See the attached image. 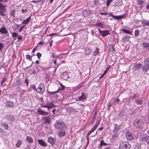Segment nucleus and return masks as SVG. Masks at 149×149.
<instances>
[{"mask_svg":"<svg viewBox=\"0 0 149 149\" xmlns=\"http://www.w3.org/2000/svg\"><path fill=\"white\" fill-rule=\"evenodd\" d=\"M133 124L135 127L140 129L143 127L145 124L142 120L138 119L134 120Z\"/></svg>","mask_w":149,"mask_h":149,"instance_id":"obj_1","label":"nucleus"},{"mask_svg":"<svg viewBox=\"0 0 149 149\" xmlns=\"http://www.w3.org/2000/svg\"><path fill=\"white\" fill-rule=\"evenodd\" d=\"M54 126L57 129H66V128L63 122L61 120L56 121L54 124Z\"/></svg>","mask_w":149,"mask_h":149,"instance_id":"obj_2","label":"nucleus"},{"mask_svg":"<svg viewBox=\"0 0 149 149\" xmlns=\"http://www.w3.org/2000/svg\"><path fill=\"white\" fill-rule=\"evenodd\" d=\"M140 139L141 141L146 142L147 144L149 145V136L146 134L141 133L140 135Z\"/></svg>","mask_w":149,"mask_h":149,"instance_id":"obj_3","label":"nucleus"},{"mask_svg":"<svg viewBox=\"0 0 149 149\" xmlns=\"http://www.w3.org/2000/svg\"><path fill=\"white\" fill-rule=\"evenodd\" d=\"M131 146L129 143L127 142H122L119 145V148H120L123 149H129Z\"/></svg>","mask_w":149,"mask_h":149,"instance_id":"obj_4","label":"nucleus"},{"mask_svg":"<svg viewBox=\"0 0 149 149\" xmlns=\"http://www.w3.org/2000/svg\"><path fill=\"white\" fill-rule=\"evenodd\" d=\"M45 91V86L44 84L40 83L39 86L37 88L36 91L37 92L41 93L42 94Z\"/></svg>","mask_w":149,"mask_h":149,"instance_id":"obj_5","label":"nucleus"},{"mask_svg":"<svg viewBox=\"0 0 149 149\" xmlns=\"http://www.w3.org/2000/svg\"><path fill=\"white\" fill-rule=\"evenodd\" d=\"M6 6L3 5L1 3H0V15L2 16H4L5 14L4 12L6 11Z\"/></svg>","mask_w":149,"mask_h":149,"instance_id":"obj_6","label":"nucleus"},{"mask_svg":"<svg viewBox=\"0 0 149 149\" xmlns=\"http://www.w3.org/2000/svg\"><path fill=\"white\" fill-rule=\"evenodd\" d=\"M51 121L50 118L48 116H44L42 118V121L43 123L46 125H49Z\"/></svg>","mask_w":149,"mask_h":149,"instance_id":"obj_7","label":"nucleus"},{"mask_svg":"<svg viewBox=\"0 0 149 149\" xmlns=\"http://www.w3.org/2000/svg\"><path fill=\"white\" fill-rule=\"evenodd\" d=\"M109 15L110 16L112 17L114 19L116 20L120 19L123 18H125L126 17V15L124 14L122 15L116 16L113 15L112 13H110Z\"/></svg>","mask_w":149,"mask_h":149,"instance_id":"obj_8","label":"nucleus"},{"mask_svg":"<svg viewBox=\"0 0 149 149\" xmlns=\"http://www.w3.org/2000/svg\"><path fill=\"white\" fill-rule=\"evenodd\" d=\"M99 33H100L103 37L106 36L108 35L109 34V31L108 30L102 31L100 29H98Z\"/></svg>","mask_w":149,"mask_h":149,"instance_id":"obj_9","label":"nucleus"},{"mask_svg":"<svg viewBox=\"0 0 149 149\" xmlns=\"http://www.w3.org/2000/svg\"><path fill=\"white\" fill-rule=\"evenodd\" d=\"M99 124V123H95L93 127L88 132L87 134V136H89L93 132L94 130L96 129L97 127H98Z\"/></svg>","mask_w":149,"mask_h":149,"instance_id":"obj_10","label":"nucleus"},{"mask_svg":"<svg viewBox=\"0 0 149 149\" xmlns=\"http://www.w3.org/2000/svg\"><path fill=\"white\" fill-rule=\"evenodd\" d=\"M60 84L61 87L60 88H58V89L57 91H54L49 92V93L50 94H54L58 93L60 90L61 89V90H63L65 88L64 86L61 83H60Z\"/></svg>","mask_w":149,"mask_h":149,"instance_id":"obj_11","label":"nucleus"},{"mask_svg":"<svg viewBox=\"0 0 149 149\" xmlns=\"http://www.w3.org/2000/svg\"><path fill=\"white\" fill-rule=\"evenodd\" d=\"M126 136L127 139L131 141L133 139L132 133L131 132H127Z\"/></svg>","mask_w":149,"mask_h":149,"instance_id":"obj_12","label":"nucleus"},{"mask_svg":"<svg viewBox=\"0 0 149 149\" xmlns=\"http://www.w3.org/2000/svg\"><path fill=\"white\" fill-rule=\"evenodd\" d=\"M48 142L52 145L54 144L55 141L56 139L54 138L51 136H49L48 137Z\"/></svg>","mask_w":149,"mask_h":149,"instance_id":"obj_13","label":"nucleus"},{"mask_svg":"<svg viewBox=\"0 0 149 149\" xmlns=\"http://www.w3.org/2000/svg\"><path fill=\"white\" fill-rule=\"evenodd\" d=\"M5 105L7 107H12L14 106L13 102L10 101H7L5 103Z\"/></svg>","mask_w":149,"mask_h":149,"instance_id":"obj_14","label":"nucleus"},{"mask_svg":"<svg viewBox=\"0 0 149 149\" xmlns=\"http://www.w3.org/2000/svg\"><path fill=\"white\" fill-rule=\"evenodd\" d=\"M64 129H62L58 132V134L59 136H63L66 134V132L65 130H64Z\"/></svg>","mask_w":149,"mask_h":149,"instance_id":"obj_15","label":"nucleus"},{"mask_svg":"<svg viewBox=\"0 0 149 149\" xmlns=\"http://www.w3.org/2000/svg\"><path fill=\"white\" fill-rule=\"evenodd\" d=\"M0 32L2 34H5L8 33V31H7L6 29L3 26L0 29Z\"/></svg>","mask_w":149,"mask_h":149,"instance_id":"obj_16","label":"nucleus"},{"mask_svg":"<svg viewBox=\"0 0 149 149\" xmlns=\"http://www.w3.org/2000/svg\"><path fill=\"white\" fill-rule=\"evenodd\" d=\"M86 98L85 95L83 92L82 93L81 95L80 96L78 97V100L79 101H83L86 99Z\"/></svg>","mask_w":149,"mask_h":149,"instance_id":"obj_17","label":"nucleus"},{"mask_svg":"<svg viewBox=\"0 0 149 149\" xmlns=\"http://www.w3.org/2000/svg\"><path fill=\"white\" fill-rule=\"evenodd\" d=\"M142 24L144 27H145L146 26H149V21L143 20L142 21Z\"/></svg>","mask_w":149,"mask_h":149,"instance_id":"obj_18","label":"nucleus"},{"mask_svg":"<svg viewBox=\"0 0 149 149\" xmlns=\"http://www.w3.org/2000/svg\"><path fill=\"white\" fill-rule=\"evenodd\" d=\"M26 140L27 142L29 143H32L33 142V139L30 136H27Z\"/></svg>","mask_w":149,"mask_h":149,"instance_id":"obj_19","label":"nucleus"},{"mask_svg":"<svg viewBox=\"0 0 149 149\" xmlns=\"http://www.w3.org/2000/svg\"><path fill=\"white\" fill-rule=\"evenodd\" d=\"M38 142L39 145L42 146H46V143L43 140L41 139H38Z\"/></svg>","mask_w":149,"mask_h":149,"instance_id":"obj_20","label":"nucleus"},{"mask_svg":"<svg viewBox=\"0 0 149 149\" xmlns=\"http://www.w3.org/2000/svg\"><path fill=\"white\" fill-rule=\"evenodd\" d=\"M120 126L119 125H115L113 129V132H116L120 129Z\"/></svg>","mask_w":149,"mask_h":149,"instance_id":"obj_21","label":"nucleus"},{"mask_svg":"<svg viewBox=\"0 0 149 149\" xmlns=\"http://www.w3.org/2000/svg\"><path fill=\"white\" fill-rule=\"evenodd\" d=\"M31 19V16H30L27 18L26 19L24 20L22 22L23 24H26L29 22Z\"/></svg>","mask_w":149,"mask_h":149,"instance_id":"obj_22","label":"nucleus"},{"mask_svg":"<svg viewBox=\"0 0 149 149\" xmlns=\"http://www.w3.org/2000/svg\"><path fill=\"white\" fill-rule=\"evenodd\" d=\"M1 125L3 127L5 130H7L8 128V125L5 122H2L1 124Z\"/></svg>","mask_w":149,"mask_h":149,"instance_id":"obj_23","label":"nucleus"},{"mask_svg":"<svg viewBox=\"0 0 149 149\" xmlns=\"http://www.w3.org/2000/svg\"><path fill=\"white\" fill-rule=\"evenodd\" d=\"M142 67L143 71L144 72H147L149 69V66L147 65H145V64L144 66Z\"/></svg>","mask_w":149,"mask_h":149,"instance_id":"obj_24","label":"nucleus"},{"mask_svg":"<svg viewBox=\"0 0 149 149\" xmlns=\"http://www.w3.org/2000/svg\"><path fill=\"white\" fill-rule=\"evenodd\" d=\"M38 113L42 115H47L48 114V113L47 112H45L41 109L38 110Z\"/></svg>","mask_w":149,"mask_h":149,"instance_id":"obj_25","label":"nucleus"},{"mask_svg":"<svg viewBox=\"0 0 149 149\" xmlns=\"http://www.w3.org/2000/svg\"><path fill=\"white\" fill-rule=\"evenodd\" d=\"M22 144V141L21 140H18L15 144L16 147L17 148H19Z\"/></svg>","mask_w":149,"mask_h":149,"instance_id":"obj_26","label":"nucleus"},{"mask_svg":"<svg viewBox=\"0 0 149 149\" xmlns=\"http://www.w3.org/2000/svg\"><path fill=\"white\" fill-rule=\"evenodd\" d=\"M143 46L144 48L149 49V43L144 42L143 44Z\"/></svg>","mask_w":149,"mask_h":149,"instance_id":"obj_27","label":"nucleus"},{"mask_svg":"<svg viewBox=\"0 0 149 149\" xmlns=\"http://www.w3.org/2000/svg\"><path fill=\"white\" fill-rule=\"evenodd\" d=\"M8 120L9 121H13L14 120V118L13 116L11 115H8L7 118Z\"/></svg>","mask_w":149,"mask_h":149,"instance_id":"obj_28","label":"nucleus"},{"mask_svg":"<svg viewBox=\"0 0 149 149\" xmlns=\"http://www.w3.org/2000/svg\"><path fill=\"white\" fill-rule=\"evenodd\" d=\"M91 50L90 48H86L85 50V53L86 55H88L91 53Z\"/></svg>","mask_w":149,"mask_h":149,"instance_id":"obj_29","label":"nucleus"},{"mask_svg":"<svg viewBox=\"0 0 149 149\" xmlns=\"http://www.w3.org/2000/svg\"><path fill=\"white\" fill-rule=\"evenodd\" d=\"M137 4L138 6L142 5L144 3V1L143 0H136Z\"/></svg>","mask_w":149,"mask_h":149,"instance_id":"obj_30","label":"nucleus"},{"mask_svg":"<svg viewBox=\"0 0 149 149\" xmlns=\"http://www.w3.org/2000/svg\"><path fill=\"white\" fill-rule=\"evenodd\" d=\"M99 49L98 47H96L95 48V51L93 53V55L95 56L97 55L99 53Z\"/></svg>","mask_w":149,"mask_h":149,"instance_id":"obj_31","label":"nucleus"},{"mask_svg":"<svg viewBox=\"0 0 149 149\" xmlns=\"http://www.w3.org/2000/svg\"><path fill=\"white\" fill-rule=\"evenodd\" d=\"M95 26L101 28H103V24L100 22H98L96 23L95 24Z\"/></svg>","mask_w":149,"mask_h":149,"instance_id":"obj_32","label":"nucleus"},{"mask_svg":"<svg viewBox=\"0 0 149 149\" xmlns=\"http://www.w3.org/2000/svg\"><path fill=\"white\" fill-rule=\"evenodd\" d=\"M47 104L48 106V109L50 108H52L54 106L52 102L47 103Z\"/></svg>","mask_w":149,"mask_h":149,"instance_id":"obj_33","label":"nucleus"},{"mask_svg":"<svg viewBox=\"0 0 149 149\" xmlns=\"http://www.w3.org/2000/svg\"><path fill=\"white\" fill-rule=\"evenodd\" d=\"M15 10H11L10 12V15L13 17H15Z\"/></svg>","mask_w":149,"mask_h":149,"instance_id":"obj_34","label":"nucleus"},{"mask_svg":"<svg viewBox=\"0 0 149 149\" xmlns=\"http://www.w3.org/2000/svg\"><path fill=\"white\" fill-rule=\"evenodd\" d=\"M32 56H31L28 54L26 55L25 56L26 58L30 61H31L32 60Z\"/></svg>","mask_w":149,"mask_h":149,"instance_id":"obj_35","label":"nucleus"},{"mask_svg":"<svg viewBox=\"0 0 149 149\" xmlns=\"http://www.w3.org/2000/svg\"><path fill=\"white\" fill-rule=\"evenodd\" d=\"M122 31L125 33L130 34H132V33L129 31L125 29H123L122 30Z\"/></svg>","mask_w":149,"mask_h":149,"instance_id":"obj_36","label":"nucleus"},{"mask_svg":"<svg viewBox=\"0 0 149 149\" xmlns=\"http://www.w3.org/2000/svg\"><path fill=\"white\" fill-rule=\"evenodd\" d=\"M145 65H147L149 66V58L146 59L144 61Z\"/></svg>","mask_w":149,"mask_h":149,"instance_id":"obj_37","label":"nucleus"},{"mask_svg":"<svg viewBox=\"0 0 149 149\" xmlns=\"http://www.w3.org/2000/svg\"><path fill=\"white\" fill-rule=\"evenodd\" d=\"M135 102L138 104H142L143 101L141 100H135Z\"/></svg>","mask_w":149,"mask_h":149,"instance_id":"obj_38","label":"nucleus"},{"mask_svg":"<svg viewBox=\"0 0 149 149\" xmlns=\"http://www.w3.org/2000/svg\"><path fill=\"white\" fill-rule=\"evenodd\" d=\"M142 65L140 63L137 64L136 65V67L138 69H140L142 67Z\"/></svg>","mask_w":149,"mask_h":149,"instance_id":"obj_39","label":"nucleus"},{"mask_svg":"<svg viewBox=\"0 0 149 149\" xmlns=\"http://www.w3.org/2000/svg\"><path fill=\"white\" fill-rule=\"evenodd\" d=\"M139 30H136L134 32V35L135 37H137L139 35Z\"/></svg>","mask_w":149,"mask_h":149,"instance_id":"obj_40","label":"nucleus"},{"mask_svg":"<svg viewBox=\"0 0 149 149\" xmlns=\"http://www.w3.org/2000/svg\"><path fill=\"white\" fill-rule=\"evenodd\" d=\"M107 145V144L104 142L103 140L101 141L100 142V146H106Z\"/></svg>","mask_w":149,"mask_h":149,"instance_id":"obj_41","label":"nucleus"},{"mask_svg":"<svg viewBox=\"0 0 149 149\" xmlns=\"http://www.w3.org/2000/svg\"><path fill=\"white\" fill-rule=\"evenodd\" d=\"M12 34V37L13 38L16 37L17 35V34L15 32H13L11 33Z\"/></svg>","mask_w":149,"mask_h":149,"instance_id":"obj_42","label":"nucleus"},{"mask_svg":"<svg viewBox=\"0 0 149 149\" xmlns=\"http://www.w3.org/2000/svg\"><path fill=\"white\" fill-rule=\"evenodd\" d=\"M112 1V0H107L106 2L107 6H109L110 3Z\"/></svg>","mask_w":149,"mask_h":149,"instance_id":"obj_43","label":"nucleus"},{"mask_svg":"<svg viewBox=\"0 0 149 149\" xmlns=\"http://www.w3.org/2000/svg\"><path fill=\"white\" fill-rule=\"evenodd\" d=\"M99 2L98 0H94L93 1V3L94 5L97 6Z\"/></svg>","mask_w":149,"mask_h":149,"instance_id":"obj_44","label":"nucleus"},{"mask_svg":"<svg viewBox=\"0 0 149 149\" xmlns=\"http://www.w3.org/2000/svg\"><path fill=\"white\" fill-rule=\"evenodd\" d=\"M110 67V66H109L107 68L106 70L104 71L103 72L104 74H105L107 73L108 70L109 69Z\"/></svg>","mask_w":149,"mask_h":149,"instance_id":"obj_45","label":"nucleus"},{"mask_svg":"<svg viewBox=\"0 0 149 149\" xmlns=\"http://www.w3.org/2000/svg\"><path fill=\"white\" fill-rule=\"evenodd\" d=\"M36 56L38 57V58H39L41 56V55L40 53L38 52Z\"/></svg>","mask_w":149,"mask_h":149,"instance_id":"obj_46","label":"nucleus"},{"mask_svg":"<svg viewBox=\"0 0 149 149\" xmlns=\"http://www.w3.org/2000/svg\"><path fill=\"white\" fill-rule=\"evenodd\" d=\"M40 1V0H33L32 1H31V2L33 3H37L39 2Z\"/></svg>","mask_w":149,"mask_h":149,"instance_id":"obj_47","label":"nucleus"},{"mask_svg":"<svg viewBox=\"0 0 149 149\" xmlns=\"http://www.w3.org/2000/svg\"><path fill=\"white\" fill-rule=\"evenodd\" d=\"M24 26H21L19 29H18V31L19 32H21L22 31L23 28L24 27Z\"/></svg>","mask_w":149,"mask_h":149,"instance_id":"obj_48","label":"nucleus"},{"mask_svg":"<svg viewBox=\"0 0 149 149\" xmlns=\"http://www.w3.org/2000/svg\"><path fill=\"white\" fill-rule=\"evenodd\" d=\"M17 38L18 39V40H21L22 39V36H20V35H19L17 36Z\"/></svg>","mask_w":149,"mask_h":149,"instance_id":"obj_49","label":"nucleus"},{"mask_svg":"<svg viewBox=\"0 0 149 149\" xmlns=\"http://www.w3.org/2000/svg\"><path fill=\"white\" fill-rule=\"evenodd\" d=\"M24 82L26 84V86H27L28 85L29 82L27 79H26L24 81Z\"/></svg>","mask_w":149,"mask_h":149,"instance_id":"obj_50","label":"nucleus"},{"mask_svg":"<svg viewBox=\"0 0 149 149\" xmlns=\"http://www.w3.org/2000/svg\"><path fill=\"white\" fill-rule=\"evenodd\" d=\"M3 47V45L2 43H0V51L1 50Z\"/></svg>","mask_w":149,"mask_h":149,"instance_id":"obj_51","label":"nucleus"},{"mask_svg":"<svg viewBox=\"0 0 149 149\" xmlns=\"http://www.w3.org/2000/svg\"><path fill=\"white\" fill-rule=\"evenodd\" d=\"M104 149H112V148L110 146H109L105 147Z\"/></svg>","mask_w":149,"mask_h":149,"instance_id":"obj_52","label":"nucleus"},{"mask_svg":"<svg viewBox=\"0 0 149 149\" xmlns=\"http://www.w3.org/2000/svg\"><path fill=\"white\" fill-rule=\"evenodd\" d=\"M38 67L40 68H39V69H41V70H45V68H44L42 67L41 66H39Z\"/></svg>","mask_w":149,"mask_h":149,"instance_id":"obj_53","label":"nucleus"},{"mask_svg":"<svg viewBox=\"0 0 149 149\" xmlns=\"http://www.w3.org/2000/svg\"><path fill=\"white\" fill-rule=\"evenodd\" d=\"M22 12L23 13H25L26 12V10L23 9L22 10Z\"/></svg>","mask_w":149,"mask_h":149,"instance_id":"obj_54","label":"nucleus"},{"mask_svg":"<svg viewBox=\"0 0 149 149\" xmlns=\"http://www.w3.org/2000/svg\"><path fill=\"white\" fill-rule=\"evenodd\" d=\"M100 14L101 15H107V13H102V12L100 13Z\"/></svg>","mask_w":149,"mask_h":149,"instance_id":"obj_55","label":"nucleus"},{"mask_svg":"<svg viewBox=\"0 0 149 149\" xmlns=\"http://www.w3.org/2000/svg\"><path fill=\"white\" fill-rule=\"evenodd\" d=\"M44 43V42L40 41L38 43V45H42Z\"/></svg>","mask_w":149,"mask_h":149,"instance_id":"obj_56","label":"nucleus"},{"mask_svg":"<svg viewBox=\"0 0 149 149\" xmlns=\"http://www.w3.org/2000/svg\"><path fill=\"white\" fill-rule=\"evenodd\" d=\"M115 102H118L119 101V100L118 98H116V99H115Z\"/></svg>","mask_w":149,"mask_h":149,"instance_id":"obj_57","label":"nucleus"},{"mask_svg":"<svg viewBox=\"0 0 149 149\" xmlns=\"http://www.w3.org/2000/svg\"><path fill=\"white\" fill-rule=\"evenodd\" d=\"M6 78H3L2 80V82H5L6 81Z\"/></svg>","mask_w":149,"mask_h":149,"instance_id":"obj_58","label":"nucleus"},{"mask_svg":"<svg viewBox=\"0 0 149 149\" xmlns=\"http://www.w3.org/2000/svg\"><path fill=\"white\" fill-rule=\"evenodd\" d=\"M24 149H30L29 146H27Z\"/></svg>","mask_w":149,"mask_h":149,"instance_id":"obj_59","label":"nucleus"},{"mask_svg":"<svg viewBox=\"0 0 149 149\" xmlns=\"http://www.w3.org/2000/svg\"><path fill=\"white\" fill-rule=\"evenodd\" d=\"M55 111L56 110L55 109H54L52 110V112L54 114L55 113Z\"/></svg>","mask_w":149,"mask_h":149,"instance_id":"obj_60","label":"nucleus"},{"mask_svg":"<svg viewBox=\"0 0 149 149\" xmlns=\"http://www.w3.org/2000/svg\"><path fill=\"white\" fill-rule=\"evenodd\" d=\"M105 74H104V73H103V74H102L101 75V76L100 77V78H102Z\"/></svg>","mask_w":149,"mask_h":149,"instance_id":"obj_61","label":"nucleus"},{"mask_svg":"<svg viewBox=\"0 0 149 149\" xmlns=\"http://www.w3.org/2000/svg\"><path fill=\"white\" fill-rule=\"evenodd\" d=\"M146 7L147 10L149 9V4H148L147 5Z\"/></svg>","mask_w":149,"mask_h":149,"instance_id":"obj_62","label":"nucleus"},{"mask_svg":"<svg viewBox=\"0 0 149 149\" xmlns=\"http://www.w3.org/2000/svg\"><path fill=\"white\" fill-rule=\"evenodd\" d=\"M53 62H54V64H56V59L54 60Z\"/></svg>","mask_w":149,"mask_h":149,"instance_id":"obj_63","label":"nucleus"},{"mask_svg":"<svg viewBox=\"0 0 149 149\" xmlns=\"http://www.w3.org/2000/svg\"><path fill=\"white\" fill-rule=\"evenodd\" d=\"M103 128L102 127H100L98 129V130L101 131L103 129Z\"/></svg>","mask_w":149,"mask_h":149,"instance_id":"obj_64","label":"nucleus"}]
</instances>
